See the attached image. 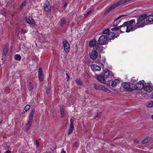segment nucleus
<instances>
[{
	"mask_svg": "<svg viewBox=\"0 0 153 153\" xmlns=\"http://www.w3.org/2000/svg\"><path fill=\"white\" fill-rule=\"evenodd\" d=\"M146 14H143L138 16L136 23L134 25V28L137 29L138 28L142 27L147 25L146 21Z\"/></svg>",
	"mask_w": 153,
	"mask_h": 153,
	"instance_id": "nucleus-1",
	"label": "nucleus"
},
{
	"mask_svg": "<svg viewBox=\"0 0 153 153\" xmlns=\"http://www.w3.org/2000/svg\"><path fill=\"white\" fill-rule=\"evenodd\" d=\"M145 84L144 80L140 81L134 85V88L136 90H140L143 89Z\"/></svg>",
	"mask_w": 153,
	"mask_h": 153,
	"instance_id": "nucleus-2",
	"label": "nucleus"
},
{
	"mask_svg": "<svg viewBox=\"0 0 153 153\" xmlns=\"http://www.w3.org/2000/svg\"><path fill=\"white\" fill-rule=\"evenodd\" d=\"M103 76L104 78L111 79L113 77V74L111 71L108 69H106L104 71Z\"/></svg>",
	"mask_w": 153,
	"mask_h": 153,
	"instance_id": "nucleus-3",
	"label": "nucleus"
},
{
	"mask_svg": "<svg viewBox=\"0 0 153 153\" xmlns=\"http://www.w3.org/2000/svg\"><path fill=\"white\" fill-rule=\"evenodd\" d=\"M120 82L118 79H116L114 80H108L107 82V84L110 86H112L113 87H115L118 84H120Z\"/></svg>",
	"mask_w": 153,
	"mask_h": 153,
	"instance_id": "nucleus-4",
	"label": "nucleus"
},
{
	"mask_svg": "<svg viewBox=\"0 0 153 153\" xmlns=\"http://www.w3.org/2000/svg\"><path fill=\"white\" fill-rule=\"evenodd\" d=\"M107 41V38L104 35H101L98 39L99 44L101 45L105 44Z\"/></svg>",
	"mask_w": 153,
	"mask_h": 153,
	"instance_id": "nucleus-5",
	"label": "nucleus"
},
{
	"mask_svg": "<svg viewBox=\"0 0 153 153\" xmlns=\"http://www.w3.org/2000/svg\"><path fill=\"white\" fill-rule=\"evenodd\" d=\"M74 117H72L70 120V126L68 130V135L71 134L73 131L74 129Z\"/></svg>",
	"mask_w": 153,
	"mask_h": 153,
	"instance_id": "nucleus-6",
	"label": "nucleus"
},
{
	"mask_svg": "<svg viewBox=\"0 0 153 153\" xmlns=\"http://www.w3.org/2000/svg\"><path fill=\"white\" fill-rule=\"evenodd\" d=\"M63 44L65 52L66 53L68 52L70 49V46L69 43L65 40L63 41Z\"/></svg>",
	"mask_w": 153,
	"mask_h": 153,
	"instance_id": "nucleus-7",
	"label": "nucleus"
},
{
	"mask_svg": "<svg viewBox=\"0 0 153 153\" xmlns=\"http://www.w3.org/2000/svg\"><path fill=\"white\" fill-rule=\"evenodd\" d=\"M44 10L47 12H49L51 9V6L49 2L46 1L44 5Z\"/></svg>",
	"mask_w": 153,
	"mask_h": 153,
	"instance_id": "nucleus-8",
	"label": "nucleus"
},
{
	"mask_svg": "<svg viewBox=\"0 0 153 153\" xmlns=\"http://www.w3.org/2000/svg\"><path fill=\"white\" fill-rule=\"evenodd\" d=\"M96 50L94 49L89 54L90 58L93 60L95 59L97 56V53Z\"/></svg>",
	"mask_w": 153,
	"mask_h": 153,
	"instance_id": "nucleus-9",
	"label": "nucleus"
},
{
	"mask_svg": "<svg viewBox=\"0 0 153 153\" xmlns=\"http://www.w3.org/2000/svg\"><path fill=\"white\" fill-rule=\"evenodd\" d=\"M122 86L126 90L129 91H132V89L130 87V84L127 83H122L121 84Z\"/></svg>",
	"mask_w": 153,
	"mask_h": 153,
	"instance_id": "nucleus-10",
	"label": "nucleus"
},
{
	"mask_svg": "<svg viewBox=\"0 0 153 153\" xmlns=\"http://www.w3.org/2000/svg\"><path fill=\"white\" fill-rule=\"evenodd\" d=\"M105 48L104 47L101 46H99L98 45H96L94 48V49L97 50L99 52L103 53L104 52L103 51Z\"/></svg>",
	"mask_w": 153,
	"mask_h": 153,
	"instance_id": "nucleus-11",
	"label": "nucleus"
},
{
	"mask_svg": "<svg viewBox=\"0 0 153 153\" xmlns=\"http://www.w3.org/2000/svg\"><path fill=\"white\" fill-rule=\"evenodd\" d=\"M126 25V32H129L136 29L134 28V25L133 27L130 24H128V22H127Z\"/></svg>",
	"mask_w": 153,
	"mask_h": 153,
	"instance_id": "nucleus-12",
	"label": "nucleus"
},
{
	"mask_svg": "<svg viewBox=\"0 0 153 153\" xmlns=\"http://www.w3.org/2000/svg\"><path fill=\"white\" fill-rule=\"evenodd\" d=\"M126 23L127 22H125L121 25L120 26V31L122 32H126Z\"/></svg>",
	"mask_w": 153,
	"mask_h": 153,
	"instance_id": "nucleus-13",
	"label": "nucleus"
},
{
	"mask_svg": "<svg viewBox=\"0 0 153 153\" xmlns=\"http://www.w3.org/2000/svg\"><path fill=\"white\" fill-rule=\"evenodd\" d=\"M92 70L94 71H100L101 70V68L100 67L96 65H93L91 66Z\"/></svg>",
	"mask_w": 153,
	"mask_h": 153,
	"instance_id": "nucleus-14",
	"label": "nucleus"
},
{
	"mask_svg": "<svg viewBox=\"0 0 153 153\" xmlns=\"http://www.w3.org/2000/svg\"><path fill=\"white\" fill-rule=\"evenodd\" d=\"M94 88L97 90H103L105 87L97 83H94Z\"/></svg>",
	"mask_w": 153,
	"mask_h": 153,
	"instance_id": "nucleus-15",
	"label": "nucleus"
},
{
	"mask_svg": "<svg viewBox=\"0 0 153 153\" xmlns=\"http://www.w3.org/2000/svg\"><path fill=\"white\" fill-rule=\"evenodd\" d=\"M143 89L144 90L146 91L147 92L149 93L152 91V86L148 85L144 86Z\"/></svg>",
	"mask_w": 153,
	"mask_h": 153,
	"instance_id": "nucleus-16",
	"label": "nucleus"
},
{
	"mask_svg": "<svg viewBox=\"0 0 153 153\" xmlns=\"http://www.w3.org/2000/svg\"><path fill=\"white\" fill-rule=\"evenodd\" d=\"M38 77L40 81H41L43 80V71L42 69L41 68H39V70Z\"/></svg>",
	"mask_w": 153,
	"mask_h": 153,
	"instance_id": "nucleus-17",
	"label": "nucleus"
},
{
	"mask_svg": "<svg viewBox=\"0 0 153 153\" xmlns=\"http://www.w3.org/2000/svg\"><path fill=\"white\" fill-rule=\"evenodd\" d=\"M26 20L27 23L30 25H34L35 24V21L32 18H27L26 19Z\"/></svg>",
	"mask_w": 153,
	"mask_h": 153,
	"instance_id": "nucleus-18",
	"label": "nucleus"
},
{
	"mask_svg": "<svg viewBox=\"0 0 153 153\" xmlns=\"http://www.w3.org/2000/svg\"><path fill=\"white\" fill-rule=\"evenodd\" d=\"M115 36V34L113 32H110L107 35V39H111L114 38Z\"/></svg>",
	"mask_w": 153,
	"mask_h": 153,
	"instance_id": "nucleus-19",
	"label": "nucleus"
},
{
	"mask_svg": "<svg viewBox=\"0 0 153 153\" xmlns=\"http://www.w3.org/2000/svg\"><path fill=\"white\" fill-rule=\"evenodd\" d=\"M146 20L148 22L153 21V15H151L148 16H147L146 15Z\"/></svg>",
	"mask_w": 153,
	"mask_h": 153,
	"instance_id": "nucleus-20",
	"label": "nucleus"
},
{
	"mask_svg": "<svg viewBox=\"0 0 153 153\" xmlns=\"http://www.w3.org/2000/svg\"><path fill=\"white\" fill-rule=\"evenodd\" d=\"M96 45H98V44H96V41L94 39L90 41L89 43V46L90 47H93L94 48Z\"/></svg>",
	"mask_w": 153,
	"mask_h": 153,
	"instance_id": "nucleus-21",
	"label": "nucleus"
},
{
	"mask_svg": "<svg viewBox=\"0 0 153 153\" xmlns=\"http://www.w3.org/2000/svg\"><path fill=\"white\" fill-rule=\"evenodd\" d=\"M65 109L64 106H61L60 107L61 117L62 118H64V117Z\"/></svg>",
	"mask_w": 153,
	"mask_h": 153,
	"instance_id": "nucleus-22",
	"label": "nucleus"
},
{
	"mask_svg": "<svg viewBox=\"0 0 153 153\" xmlns=\"http://www.w3.org/2000/svg\"><path fill=\"white\" fill-rule=\"evenodd\" d=\"M8 48L6 46H4L2 53V55L4 57L6 56L7 53Z\"/></svg>",
	"mask_w": 153,
	"mask_h": 153,
	"instance_id": "nucleus-23",
	"label": "nucleus"
},
{
	"mask_svg": "<svg viewBox=\"0 0 153 153\" xmlns=\"http://www.w3.org/2000/svg\"><path fill=\"white\" fill-rule=\"evenodd\" d=\"M97 79L99 81H100L102 83H104L105 82V80L104 78L101 76H97Z\"/></svg>",
	"mask_w": 153,
	"mask_h": 153,
	"instance_id": "nucleus-24",
	"label": "nucleus"
},
{
	"mask_svg": "<svg viewBox=\"0 0 153 153\" xmlns=\"http://www.w3.org/2000/svg\"><path fill=\"white\" fill-rule=\"evenodd\" d=\"M76 83L78 85L82 86H83V83L80 79H77L75 80Z\"/></svg>",
	"mask_w": 153,
	"mask_h": 153,
	"instance_id": "nucleus-25",
	"label": "nucleus"
},
{
	"mask_svg": "<svg viewBox=\"0 0 153 153\" xmlns=\"http://www.w3.org/2000/svg\"><path fill=\"white\" fill-rule=\"evenodd\" d=\"M150 140V138L149 137H147L142 141V142L143 144H145L147 143Z\"/></svg>",
	"mask_w": 153,
	"mask_h": 153,
	"instance_id": "nucleus-26",
	"label": "nucleus"
},
{
	"mask_svg": "<svg viewBox=\"0 0 153 153\" xmlns=\"http://www.w3.org/2000/svg\"><path fill=\"white\" fill-rule=\"evenodd\" d=\"M65 23V19L64 18H62L61 21V26H63Z\"/></svg>",
	"mask_w": 153,
	"mask_h": 153,
	"instance_id": "nucleus-27",
	"label": "nucleus"
},
{
	"mask_svg": "<svg viewBox=\"0 0 153 153\" xmlns=\"http://www.w3.org/2000/svg\"><path fill=\"white\" fill-rule=\"evenodd\" d=\"M14 58L16 60L19 61L21 59V56L19 54H16L14 56Z\"/></svg>",
	"mask_w": 153,
	"mask_h": 153,
	"instance_id": "nucleus-28",
	"label": "nucleus"
},
{
	"mask_svg": "<svg viewBox=\"0 0 153 153\" xmlns=\"http://www.w3.org/2000/svg\"><path fill=\"white\" fill-rule=\"evenodd\" d=\"M31 125H32V123H28H28L26 124V131H27L30 128Z\"/></svg>",
	"mask_w": 153,
	"mask_h": 153,
	"instance_id": "nucleus-29",
	"label": "nucleus"
},
{
	"mask_svg": "<svg viewBox=\"0 0 153 153\" xmlns=\"http://www.w3.org/2000/svg\"><path fill=\"white\" fill-rule=\"evenodd\" d=\"M147 106L149 107H153V101H151L148 102L147 104Z\"/></svg>",
	"mask_w": 153,
	"mask_h": 153,
	"instance_id": "nucleus-30",
	"label": "nucleus"
},
{
	"mask_svg": "<svg viewBox=\"0 0 153 153\" xmlns=\"http://www.w3.org/2000/svg\"><path fill=\"white\" fill-rule=\"evenodd\" d=\"M30 108V106L28 105H27L25 107L24 110L25 111V112L27 111Z\"/></svg>",
	"mask_w": 153,
	"mask_h": 153,
	"instance_id": "nucleus-31",
	"label": "nucleus"
},
{
	"mask_svg": "<svg viewBox=\"0 0 153 153\" xmlns=\"http://www.w3.org/2000/svg\"><path fill=\"white\" fill-rule=\"evenodd\" d=\"M28 89L30 90H32L34 88V86L32 83H30L28 85Z\"/></svg>",
	"mask_w": 153,
	"mask_h": 153,
	"instance_id": "nucleus-32",
	"label": "nucleus"
},
{
	"mask_svg": "<svg viewBox=\"0 0 153 153\" xmlns=\"http://www.w3.org/2000/svg\"><path fill=\"white\" fill-rule=\"evenodd\" d=\"M120 26L118 27H117L116 26H115V27L112 28L111 29V30L112 31H118V30L120 29Z\"/></svg>",
	"mask_w": 153,
	"mask_h": 153,
	"instance_id": "nucleus-33",
	"label": "nucleus"
},
{
	"mask_svg": "<svg viewBox=\"0 0 153 153\" xmlns=\"http://www.w3.org/2000/svg\"><path fill=\"white\" fill-rule=\"evenodd\" d=\"M109 32H110L109 29H107L105 30L104 31H103L102 32V33L103 34H108V33H109Z\"/></svg>",
	"mask_w": 153,
	"mask_h": 153,
	"instance_id": "nucleus-34",
	"label": "nucleus"
},
{
	"mask_svg": "<svg viewBox=\"0 0 153 153\" xmlns=\"http://www.w3.org/2000/svg\"><path fill=\"white\" fill-rule=\"evenodd\" d=\"M33 116L29 115V120L28 121V123H32V120L33 119Z\"/></svg>",
	"mask_w": 153,
	"mask_h": 153,
	"instance_id": "nucleus-35",
	"label": "nucleus"
},
{
	"mask_svg": "<svg viewBox=\"0 0 153 153\" xmlns=\"http://www.w3.org/2000/svg\"><path fill=\"white\" fill-rule=\"evenodd\" d=\"M131 80L132 82H136L138 81V79L134 77H133L132 78Z\"/></svg>",
	"mask_w": 153,
	"mask_h": 153,
	"instance_id": "nucleus-36",
	"label": "nucleus"
},
{
	"mask_svg": "<svg viewBox=\"0 0 153 153\" xmlns=\"http://www.w3.org/2000/svg\"><path fill=\"white\" fill-rule=\"evenodd\" d=\"M128 24H130L131 25L133 24L134 23H135V20L134 19H133L130 20L129 22H127Z\"/></svg>",
	"mask_w": 153,
	"mask_h": 153,
	"instance_id": "nucleus-37",
	"label": "nucleus"
},
{
	"mask_svg": "<svg viewBox=\"0 0 153 153\" xmlns=\"http://www.w3.org/2000/svg\"><path fill=\"white\" fill-rule=\"evenodd\" d=\"M92 12V10H90L87 13L84 14V16H85V17H86L88 16L89 15H90L91 13Z\"/></svg>",
	"mask_w": 153,
	"mask_h": 153,
	"instance_id": "nucleus-38",
	"label": "nucleus"
},
{
	"mask_svg": "<svg viewBox=\"0 0 153 153\" xmlns=\"http://www.w3.org/2000/svg\"><path fill=\"white\" fill-rule=\"evenodd\" d=\"M35 109H33L31 111V112H30V115L33 116V115H34V113L35 112Z\"/></svg>",
	"mask_w": 153,
	"mask_h": 153,
	"instance_id": "nucleus-39",
	"label": "nucleus"
},
{
	"mask_svg": "<svg viewBox=\"0 0 153 153\" xmlns=\"http://www.w3.org/2000/svg\"><path fill=\"white\" fill-rule=\"evenodd\" d=\"M112 10L110 9V8H108L106 11L105 13V14L106 15L109 12H110Z\"/></svg>",
	"mask_w": 153,
	"mask_h": 153,
	"instance_id": "nucleus-40",
	"label": "nucleus"
},
{
	"mask_svg": "<svg viewBox=\"0 0 153 153\" xmlns=\"http://www.w3.org/2000/svg\"><path fill=\"white\" fill-rule=\"evenodd\" d=\"M26 2L25 1H24L23 2L22 4V5L20 6V8H22L23 6H25L26 4Z\"/></svg>",
	"mask_w": 153,
	"mask_h": 153,
	"instance_id": "nucleus-41",
	"label": "nucleus"
},
{
	"mask_svg": "<svg viewBox=\"0 0 153 153\" xmlns=\"http://www.w3.org/2000/svg\"><path fill=\"white\" fill-rule=\"evenodd\" d=\"M101 114L100 113H98L97 114V116L95 117V118L96 117H97L98 118H100L101 117Z\"/></svg>",
	"mask_w": 153,
	"mask_h": 153,
	"instance_id": "nucleus-42",
	"label": "nucleus"
},
{
	"mask_svg": "<svg viewBox=\"0 0 153 153\" xmlns=\"http://www.w3.org/2000/svg\"><path fill=\"white\" fill-rule=\"evenodd\" d=\"M51 91L50 89H46V92L47 94L51 93Z\"/></svg>",
	"mask_w": 153,
	"mask_h": 153,
	"instance_id": "nucleus-43",
	"label": "nucleus"
},
{
	"mask_svg": "<svg viewBox=\"0 0 153 153\" xmlns=\"http://www.w3.org/2000/svg\"><path fill=\"white\" fill-rule=\"evenodd\" d=\"M36 147L38 148V146L39 145V143L38 142V141L37 140H36Z\"/></svg>",
	"mask_w": 153,
	"mask_h": 153,
	"instance_id": "nucleus-44",
	"label": "nucleus"
},
{
	"mask_svg": "<svg viewBox=\"0 0 153 153\" xmlns=\"http://www.w3.org/2000/svg\"><path fill=\"white\" fill-rule=\"evenodd\" d=\"M78 143L77 142H76L74 144L73 146L77 147L78 146Z\"/></svg>",
	"mask_w": 153,
	"mask_h": 153,
	"instance_id": "nucleus-45",
	"label": "nucleus"
},
{
	"mask_svg": "<svg viewBox=\"0 0 153 153\" xmlns=\"http://www.w3.org/2000/svg\"><path fill=\"white\" fill-rule=\"evenodd\" d=\"M134 142L135 143H138L139 142V141L137 139H135L134 140Z\"/></svg>",
	"mask_w": 153,
	"mask_h": 153,
	"instance_id": "nucleus-46",
	"label": "nucleus"
},
{
	"mask_svg": "<svg viewBox=\"0 0 153 153\" xmlns=\"http://www.w3.org/2000/svg\"><path fill=\"white\" fill-rule=\"evenodd\" d=\"M121 16H119V17L116 18L115 20H114V22H115V21H117V20H118L120 18Z\"/></svg>",
	"mask_w": 153,
	"mask_h": 153,
	"instance_id": "nucleus-47",
	"label": "nucleus"
},
{
	"mask_svg": "<svg viewBox=\"0 0 153 153\" xmlns=\"http://www.w3.org/2000/svg\"><path fill=\"white\" fill-rule=\"evenodd\" d=\"M61 153H66L65 152L63 149H62L61 152Z\"/></svg>",
	"mask_w": 153,
	"mask_h": 153,
	"instance_id": "nucleus-48",
	"label": "nucleus"
},
{
	"mask_svg": "<svg viewBox=\"0 0 153 153\" xmlns=\"http://www.w3.org/2000/svg\"><path fill=\"white\" fill-rule=\"evenodd\" d=\"M4 153H11V152L10 151L8 150L6 152H5Z\"/></svg>",
	"mask_w": 153,
	"mask_h": 153,
	"instance_id": "nucleus-49",
	"label": "nucleus"
},
{
	"mask_svg": "<svg viewBox=\"0 0 153 153\" xmlns=\"http://www.w3.org/2000/svg\"><path fill=\"white\" fill-rule=\"evenodd\" d=\"M67 5V4L65 3V4H64V7H65Z\"/></svg>",
	"mask_w": 153,
	"mask_h": 153,
	"instance_id": "nucleus-50",
	"label": "nucleus"
},
{
	"mask_svg": "<svg viewBox=\"0 0 153 153\" xmlns=\"http://www.w3.org/2000/svg\"><path fill=\"white\" fill-rule=\"evenodd\" d=\"M152 118L153 120V114L152 115Z\"/></svg>",
	"mask_w": 153,
	"mask_h": 153,
	"instance_id": "nucleus-51",
	"label": "nucleus"
}]
</instances>
